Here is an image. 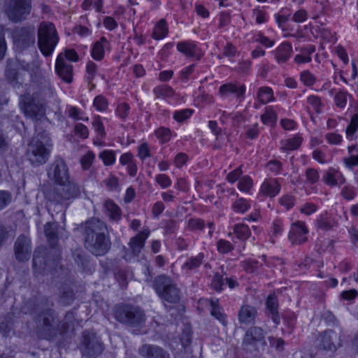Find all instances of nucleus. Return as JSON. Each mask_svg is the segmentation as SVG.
<instances>
[{"instance_id": "obj_46", "label": "nucleus", "mask_w": 358, "mask_h": 358, "mask_svg": "<svg viewBox=\"0 0 358 358\" xmlns=\"http://www.w3.org/2000/svg\"><path fill=\"white\" fill-rule=\"evenodd\" d=\"M306 180L307 185H314L319 181L320 174L317 169L308 168L305 172Z\"/></svg>"}, {"instance_id": "obj_29", "label": "nucleus", "mask_w": 358, "mask_h": 358, "mask_svg": "<svg viewBox=\"0 0 358 358\" xmlns=\"http://www.w3.org/2000/svg\"><path fill=\"white\" fill-rule=\"evenodd\" d=\"M205 303L209 304L210 306V314L215 318H216L219 322H220L223 325L226 326L227 324L226 315L222 312V308L219 305L218 299H203V300Z\"/></svg>"}, {"instance_id": "obj_8", "label": "nucleus", "mask_w": 358, "mask_h": 358, "mask_svg": "<svg viewBox=\"0 0 358 358\" xmlns=\"http://www.w3.org/2000/svg\"><path fill=\"white\" fill-rule=\"evenodd\" d=\"M50 196L51 204H62L64 202L76 199L80 194V186L73 181L59 184Z\"/></svg>"}, {"instance_id": "obj_3", "label": "nucleus", "mask_w": 358, "mask_h": 358, "mask_svg": "<svg viewBox=\"0 0 358 358\" xmlns=\"http://www.w3.org/2000/svg\"><path fill=\"white\" fill-rule=\"evenodd\" d=\"M113 315L120 323L131 327H141L146 320L144 311L140 307L131 304H117L113 309Z\"/></svg>"}, {"instance_id": "obj_11", "label": "nucleus", "mask_w": 358, "mask_h": 358, "mask_svg": "<svg viewBox=\"0 0 358 358\" xmlns=\"http://www.w3.org/2000/svg\"><path fill=\"white\" fill-rule=\"evenodd\" d=\"M80 349L83 355L88 357H94L102 352L103 347L94 334L85 331L83 334Z\"/></svg>"}, {"instance_id": "obj_16", "label": "nucleus", "mask_w": 358, "mask_h": 358, "mask_svg": "<svg viewBox=\"0 0 358 358\" xmlns=\"http://www.w3.org/2000/svg\"><path fill=\"white\" fill-rule=\"evenodd\" d=\"M31 242L29 237L20 235L14 243L15 257L19 262H27L31 257Z\"/></svg>"}, {"instance_id": "obj_17", "label": "nucleus", "mask_w": 358, "mask_h": 358, "mask_svg": "<svg viewBox=\"0 0 358 358\" xmlns=\"http://www.w3.org/2000/svg\"><path fill=\"white\" fill-rule=\"evenodd\" d=\"M308 232L305 223L302 221H296L291 224L288 239L293 245H300L307 241Z\"/></svg>"}, {"instance_id": "obj_5", "label": "nucleus", "mask_w": 358, "mask_h": 358, "mask_svg": "<svg viewBox=\"0 0 358 358\" xmlns=\"http://www.w3.org/2000/svg\"><path fill=\"white\" fill-rule=\"evenodd\" d=\"M153 287L158 296L169 303L179 301V289L176 283L169 276L160 275L155 278Z\"/></svg>"}, {"instance_id": "obj_33", "label": "nucleus", "mask_w": 358, "mask_h": 358, "mask_svg": "<svg viewBox=\"0 0 358 358\" xmlns=\"http://www.w3.org/2000/svg\"><path fill=\"white\" fill-rule=\"evenodd\" d=\"M45 124L35 123L36 136L33 138L32 141H38V143L50 147L51 145L50 138L48 131L43 129Z\"/></svg>"}, {"instance_id": "obj_47", "label": "nucleus", "mask_w": 358, "mask_h": 358, "mask_svg": "<svg viewBox=\"0 0 358 358\" xmlns=\"http://www.w3.org/2000/svg\"><path fill=\"white\" fill-rule=\"evenodd\" d=\"M95 159V154L92 150H88L80 159L83 169L88 170Z\"/></svg>"}, {"instance_id": "obj_18", "label": "nucleus", "mask_w": 358, "mask_h": 358, "mask_svg": "<svg viewBox=\"0 0 358 358\" xmlns=\"http://www.w3.org/2000/svg\"><path fill=\"white\" fill-rule=\"evenodd\" d=\"M336 334L332 330H326L319 334L315 341L317 348L324 350L333 351L336 350Z\"/></svg>"}, {"instance_id": "obj_14", "label": "nucleus", "mask_w": 358, "mask_h": 358, "mask_svg": "<svg viewBox=\"0 0 358 358\" xmlns=\"http://www.w3.org/2000/svg\"><path fill=\"white\" fill-rule=\"evenodd\" d=\"M48 176L50 179L57 184H63L68 181L69 173L64 160L57 157L50 166L48 170Z\"/></svg>"}, {"instance_id": "obj_35", "label": "nucleus", "mask_w": 358, "mask_h": 358, "mask_svg": "<svg viewBox=\"0 0 358 358\" xmlns=\"http://www.w3.org/2000/svg\"><path fill=\"white\" fill-rule=\"evenodd\" d=\"M302 141V137L298 135L291 138L281 140L280 149L283 152L295 150L301 146Z\"/></svg>"}, {"instance_id": "obj_52", "label": "nucleus", "mask_w": 358, "mask_h": 358, "mask_svg": "<svg viewBox=\"0 0 358 358\" xmlns=\"http://www.w3.org/2000/svg\"><path fill=\"white\" fill-rule=\"evenodd\" d=\"M73 257L75 262L80 268H84L87 264V259L85 253L81 250H76L73 252Z\"/></svg>"}, {"instance_id": "obj_25", "label": "nucleus", "mask_w": 358, "mask_h": 358, "mask_svg": "<svg viewBox=\"0 0 358 358\" xmlns=\"http://www.w3.org/2000/svg\"><path fill=\"white\" fill-rule=\"evenodd\" d=\"M180 52L187 57L199 60L203 55L201 49L192 41L180 42Z\"/></svg>"}, {"instance_id": "obj_39", "label": "nucleus", "mask_w": 358, "mask_h": 358, "mask_svg": "<svg viewBox=\"0 0 358 358\" xmlns=\"http://www.w3.org/2000/svg\"><path fill=\"white\" fill-rule=\"evenodd\" d=\"M153 92L157 98L169 99L173 96L175 92L166 85H159L154 88Z\"/></svg>"}, {"instance_id": "obj_42", "label": "nucleus", "mask_w": 358, "mask_h": 358, "mask_svg": "<svg viewBox=\"0 0 358 358\" xmlns=\"http://www.w3.org/2000/svg\"><path fill=\"white\" fill-rule=\"evenodd\" d=\"M59 293L60 300L64 305H69L73 301L74 293L69 286H63Z\"/></svg>"}, {"instance_id": "obj_63", "label": "nucleus", "mask_w": 358, "mask_h": 358, "mask_svg": "<svg viewBox=\"0 0 358 358\" xmlns=\"http://www.w3.org/2000/svg\"><path fill=\"white\" fill-rule=\"evenodd\" d=\"M75 134L82 138H87L89 136L88 128L82 123H77L74 128Z\"/></svg>"}, {"instance_id": "obj_34", "label": "nucleus", "mask_w": 358, "mask_h": 358, "mask_svg": "<svg viewBox=\"0 0 358 358\" xmlns=\"http://www.w3.org/2000/svg\"><path fill=\"white\" fill-rule=\"evenodd\" d=\"M266 308L271 315V318L275 324H280V317L278 312V303L275 295L270 294L266 299Z\"/></svg>"}, {"instance_id": "obj_36", "label": "nucleus", "mask_w": 358, "mask_h": 358, "mask_svg": "<svg viewBox=\"0 0 358 358\" xmlns=\"http://www.w3.org/2000/svg\"><path fill=\"white\" fill-rule=\"evenodd\" d=\"M257 99L263 104L274 100L273 91L269 87H261L257 91Z\"/></svg>"}, {"instance_id": "obj_53", "label": "nucleus", "mask_w": 358, "mask_h": 358, "mask_svg": "<svg viewBox=\"0 0 358 358\" xmlns=\"http://www.w3.org/2000/svg\"><path fill=\"white\" fill-rule=\"evenodd\" d=\"M155 135L162 143L168 142L171 137L170 129L166 127H159L155 131Z\"/></svg>"}, {"instance_id": "obj_15", "label": "nucleus", "mask_w": 358, "mask_h": 358, "mask_svg": "<svg viewBox=\"0 0 358 358\" xmlns=\"http://www.w3.org/2000/svg\"><path fill=\"white\" fill-rule=\"evenodd\" d=\"M85 247L96 256L104 255L110 248V241L107 234L92 238V242L84 239Z\"/></svg>"}, {"instance_id": "obj_24", "label": "nucleus", "mask_w": 358, "mask_h": 358, "mask_svg": "<svg viewBox=\"0 0 358 358\" xmlns=\"http://www.w3.org/2000/svg\"><path fill=\"white\" fill-rule=\"evenodd\" d=\"M257 315V310L254 306L243 304L239 309L238 319L241 324H250L255 322Z\"/></svg>"}, {"instance_id": "obj_30", "label": "nucleus", "mask_w": 358, "mask_h": 358, "mask_svg": "<svg viewBox=\"0 0 358 358\" xmlns=\"http://www.w3.org/2000/svg\"><path fill=\"white\" fill-rule=\"evenodd\" d=\"M292 46L289 42L282 43L275 50V58L278 64L285 63L291 57Z\"/></svg>"}, {"instance_id": "obj_26", "label": "nucleus", "mask_w": 358, "mask_h": 358, "mask_svg": "<svg viewBox=\"0 0 358 358\" xmlns=\"http://www.w3.org/2000/svg\"><path fill=\"white\" fill-rule=\"evenodd\" d=\"M184 329L180 336V343L185 349V353L187 354V358L192 357V350L191 343L192 340V328L189 322H184Z\"/></svg>"}, {"instance_id": "obj_41", "label": "nucleus", "mask_w": 358, "mask_h": 358, "mask_svg": "<svg viewBox=\"0 0 358 358\" xmlns=\"http://www.w3.org/2000/svg\"><path fill=\"white\" fill-rule=\"evenodd\" d=\"M92 124L95 132L97 134V138L100 141L105 138L106 133L101 117L99 115L94 116Z\"/></svg>"}, {"instance_id": "obj_32", "label": "nucleus", "mask_w": 358, "mask_h": 358, "mask_svg": "<svg viewBox=\"0 0 358 358\" xmlns=\"http://www.w3.org/2000/svg\"><path fill=\"white\" fill-rule=\"evenodd\" d=\"M338 223L334 218L328 216L327 213L321 214L315 220V226L323 231H329L337 227Z\"/></svg>"}, {"instance_id": "obj_27", "label": "nucleus", "mask_w": 358, "mask_h": 358, "mask_svg": "<svg viewBox=\"0 0 358 358\" xmlns=\"http://www.w3.org/2000/svg\"><path fill=\"white\" fill-rule=\"evenodd\" d=\"M105 214L110 221L118 222L122 218V210L113 200L107 199L103 203Z\"/></svg>"}, {"instance_id": "obj_40", "label": "nucleus", "mask_w": 358, "mask_h": 358, "mask_svg": "<svg viewBox=\"0 0 358 358\" xmlns=\"http://www.w3.org/2000/svg\"><path fill=\"white\" fill-rule=\"evenodd\" d=\"M234 233L238 238L243 241L248 239L251 235V231L248 226L243 223L234 225Z\"/></svg>"}, {"instance_id": "obj_19", "label": "nucleus", "mask_w": 358, "mask_h": 358, "mask_svg": "<svg viewBox=\"0 0 358 358\" xmlns=\"http://www.w3.org/2000/svg\"><path fill=\"white\" fill-rule=\"evenodd\" d=\"M55 72L65 83H71L73 80V66L67 61L63 60L62 56H57L55 62Z\"/></svg>"}, {"instance_id": "obj_55", "label": "nucleus", "mask_w": 358, "mask_h": 358, "mask_svg": "<svg viewBox=\"0 0 358 358\" xmlns=\"http://www.w3.org/2000/svg\"><path fill=\"white\" fill-rule=\"evenodd\" d=\"M130 111V106L128 103L123 102L117 105L115 110L116 115L122 120H125L129 116Z\"/></svg>"}, {"instance_id": "obj_13", "label": "nucleus", "mask_w": 358, "mask_h": 358, "mask_svg": "<svg viewBox=\"0 0 358 358\" xmlns=\"http://www.w3.org/2000/svg\"><path fill=\"white\" fill-rule=\"evenodd\" d=\"M38 141H31L29 144L27 157L34 166L45 164L48 159V146L40 144Z\"/></svg>"}, {"instance_id": "obj_31", "label": "nucleus", "mask_w": 358, "mask_h": 358, "mask_svg": "<svg viewBox=\"0 0 358 358\" xmlns=\"http://www.w3.org/2000/svg\"><path fill=\"white\" fill-rule=\"evenodd\" d=\"M108 48L109 42L104 36H102L94 44L91 51L92 57L95 60L100 61L104 57L105 50Z\"/></svg>"}, {"instance_id": "obj_51", "label": "nucleus", "mask_w": 358, "mask_h": 358, "mask_svg": "<svg viewBox=\"0 0 358 358\" xmlns=\"http://www.w3.org/2000/svg\"><path fill=\"white\" fill-rule=\"evenodd\" d=\"M261 266L258 261L252 259H248L241 262V267L248 273H254Z\"/></svg>"}, {"instance_id": "obj_64", "label": "nucleus", "mask_w": 358, "mask_h": 358, "mask_svg": "<svg viewBox=\"0 0 358 358\" xmlns=\"http://www.w3.org/2000/svg\"><path fill=\"white\" fill-rule=\"evenodd\" d=\"M12 195L8 191L0 190V210L6 208L11 201Z\"/></svg>"}, {"instance_id": "obj_12", "label": "nucleus", "mask_w": 358, "mask_h": 358, "mask_svg": "<svg viewBox=\"0 0 358 358\" xmlns=\"http://www.w3.org/2000/svg\"><path fill=\"white\" fill-rule=\"evenodd\" d=\"M265 331L259 327L253 326L250 327L245 332L243 341V345L250 350H259L258 347H265Z\"/></svg>"}, {"instance_id": "obj_56", "label": "nucleus", "mask_w": 358, "mask_h": 358, "mask_svg": "<svg viewBox=\"0 0 358 358\" xmlns=\"http://www.w3.org/2000/svg\"><path fill=\"white\" fill-rule=\"evenodd\" d=\"M253 185L252 180L248 176H244L238 181V188L241 192H248Z\"/></svg>"}, {"instance_id": "obj_50", "label": "nucleus", "mask_w": 358, "mask_h": 358, "mask_svg": "<svg viewBox=\"0 0 358 358\" xmlns=\"http://www.w3.org/2000/svg\"><path fill=\"white\" fill-rule=\"evenodd\" d=\"M300 80L304 85L310 87L316 83V77L309 71L305 70L300 73Z\"/></svg>"}, {"instance_id": "obj_6", "label": "nucleus", "mask_w": 358, "mask_h": 358, "mask_svg": "<svg viewBox=\"0 0 358 358\" xmlns=\"http://www.w3.org/2000/svg\"><path fill=\"white\" fill-rule=\"evenodd\" d=\"M22 101H23V110L26 116L34 120L35 123H47L45 108L43 103L38 99V94L24 95Z\"/></svg>"}, {"instance_id": "obj_61", "label": "nucleus", "mask_w": 358, "mask_h": 358, "mask_svg": "<svg viewBox=\"0 0 358 358\" xmlns=\"http://www.w3.org/2000/svg\"><path fill=\"white\" fill-rule=\"evenodd\" d=\"M97 65L92 61H89L86 65L87 78L89 82L93 80L97 73Z\"/></svg>"}, {"instance_id": "obj_1", "label": "nucleus", "mask_w": 358, "mask_h": 358, "mask_svg": "<svg viewBox=\"0 0 358 358\" xmlns=\"http://www.w3.org/2000/svg\"><path fill=\"white\" fill-rule=\"evenodd\" d=\"M44 232L50 248L37 247L33 254L32 266L35 275L42 274L48 268H56L59 264L61 252L57 248L59 226L56 222H48Z\"/></svg>"}, {"instance_id": "obj_44", "label": "nucleus", "mask_w": 358, "mask_h": 358, "mask_svg": "<svg viewBox=\"0 0 358 358\" xmlns=\"http://www.w3.org/2000/svg\"><path fill=\"white\" fill-rule=\"evenodd\" d=\"M231 208L236 213H244L250 208V203L247 199L240 198L232 203Z\"/></svg>"}, {"instance_id": "obj_58", "label": "nucleus", "mask_w": 358, "mask_h": 358, "mask_svg": "<svg viewBox=\"0 0 358 358\" xmlns=\"http://www.w3.org/2000/svg\"><path fill=\"white\" fill-rule=\"evenodd\" d=\"M68 115L76 120H83V121H88L89 118L88 117H84L83 113L76 106H71L68 109Z\"/></svg>"}, {"instance_id": "obj_57", "label": "nucleus", "mask_w": 358, "mask_h": 358, "mask_svg": "<svg viewBox=\"0 0 358 358\" xmlns=\"http://www.w3.org/2000/svg\"><path fill=\"white\" fill-rule=\"evenodd\" d=\"M217 248L220 253L225 254L232 251L234 246L229 241L220 239L217 243Z\"/></svg>"}, {"instance_id": "obj_23", "label": "nucleus", "mask_w": 358, "mask_h": 358, "mask_svg": "<svg viewBox=\"0 0 358 358\" xmlns=\"http://www.w3.org/2000/svg\"><path fill=\"white\" fill-rule=\"evenodd\" d=\"M138 353L146 358H169V355L157 345L145 344L138 349Z\"/></svg>"}, {"instance_id": "obj_22", "label": "nucleus", "mask_w": 358, "mask_h": 358, "mask_svg": "<svg viewBox=\"0 0 358 358\" xmlns=\"http://www.w3.org/2000/svg\"><path fill=\"white\" fill-rule=\"evenodd\" d=\"M219 92L222 96H228L230 94H234L237 99L242 101L244 99L245 87L244 85L238 83H227L220 86Z\"/></svg>"}, {"instance_id": "obj_20", "label": "nucleus", "mask_w": 358, "mask_h": 358, "mask_svg": "<svg viewBox=\"0 0 358 358\" xmlns=\"http://www.w3.org/2000/svg\"><path fill=\"white\" fill-rule=\"evenodd\" d=\"M322 181L328 186H341L345 182V178L341 171L330 167L322 176Z\"/></svg>"}, {"instance_id": "obj_38", "label": "nucleus", "mask_w": 358, "mask_h": 358, "mask_svg": "<svg viewBox=\"0 0 358 358\" xmlns=\"http://www.w3.org/2000/svg\"><path fill=\"white\" fill-rule=\"evenodd\" d=\"M203 253H199L196 257H192L182 266V270L191 271L198 268L203 262Z\"/></svg>"}, {"instance_id": "obj_10", "label": "nucleus", "mask_w": 358, "mask_h": 358, "mask_svg": "<svg viewBox=\"0 0 358 358\" xmlns=\"http://www.w3.org/2000/svg\"><path fill=\"white\" fill-rule=\"evenodd\" d=\"M84 239L92 242V238L107 234V227L104 222L92 218L82 224L79 227Z\"/></svg>"}, {"instance_id": "obj_45", "label": "nucleus", "mask_w": 358, "mask_h": 358, "mask_svg": "<svg viewBox=\"0 0 358 358\" xmlns=\"http://www.w3.org/2000/svg\"><path fill=\"white\" fill-rule=\"evenodd\" d=\"M262 122L267 125L273 124L277 120V115L271 106L266 108L264 113L261 116Z\"/></svg>"}, {"instance_id": "obj_54", "label": "nucleus", "mask_w": 358, "mask_h": 358, "mask_svg": "<svg viewBox=\"0 0 358 358\" xmlns=\"http://www.w3.org/2000/svg\"><path fill=\"white\" fill-rule=\"evenodd\" d=\"M57 56H62L63 60L76 62L79 60V55L74 49H66Z\"/></svg>"}, {"instance_id": "obj_48", "label": "nucleus", "mask_w": 358, "mask_h": 358, "mask_svg": "<svg viewBox=\"0 0 358 358\" xmlns=\"http://www.w3.org/2000/svg\"><path fill=\"white\" fill-rule=\"evenodd\" d=\"M358 128V114L352 115L350 122L346 128V136L350 140L353 138V136Z\"/></svg>"}, {"instance_id": "obj_37", "label": "nucleus", "mask_w": 358, "mask_h": 358, "mask_svg": "<svg viewBox=\"0 0 358 358\" xmlns=\"http://www.w3.org/2000/svg\"><path fill=\"white\" fill-rule=\"evenodd\" d=\"M167 24L166 23L165 20L162 19L155 26L152 34V36L153 38L156 40H160L164 38L167 35Z\"/></svg>"}, {"instance_id": "obj_28", "label": "nucleus", "mask_w": 358, "mask_h": 358, "mask_svg": "<svg viewBox=\"0 0 358 358\" xmlns=\"http://www.w3.org/2000/svg\"><path fill=\"white\" fill-rule=\"evenodd\" d=\"M280 191V185L276 179H267L265 180L261 185L260 193L263 195L274 197Z\"/></svg>"}, {"instance_id": "obj_62", "label": "nucleus", "mask_w": 358, "mask_h": 358, "mask_svg": "<svg viewBox=\"0 0 358 358\" xmlns=\"http://www.w3.org/2000/svg\"><path fill=\"white\" fill-rule=\"evenodd\" d=\"M356 190L354 187L350 185L345 186L342 188L341 195L346 200H352L356 196Z\"/></svg>"}, {"instance_id": "obj_60", "label": "nucleus", "mask_w": 358, "mask_h": 358, "mask_svg": "<svg viewBox=\"0 0 358 358\" xmlns=\"http://www.w3.org/2000/svg\"><path fill=\"white\" fill-rule=\"evenodd\" d=\"M107 188L110 191H116L119 187V179L114 175H110L103 180Z\"/></svg>"}, {"instance_id": "obj_7", "label": "nucleus", "mask_w": 358, "mask_h": 358, "mask_svg": "<svg viewBox=\"0 0 358 358\" xmlns=\"http://www.w3.org/2000/svg\"><path fill=\"white\" fill-rule=\"evenodd\" d=\"M32 0H6L5 14L13 22L25 20L32 8Z\"/></svg>"}, {"instance_id": "obj_49", "label": "nucleus", "mask_w": 358, "mask_h": 358, "mask_svg": "<svg viewBox=\"0 0 358 358\" xmlns=\"http://www.w3.org/2000/svg\"><path fill=\"white\" fill-rule=\"evenodd\" d=\"M93 106L98 111L103 112L108 109V102L104 96L100 94L94 99Z\"/></svg>"}, {"instance_id": "obj_59", "label": "nucleus", "mask_w": 358, "mask_h": 358, "mask_svg": "<svg viewBox=\"0 0 358 358\" xmlns=\"http://www.w3.org/2000/svg\"><path fill=\"white\" fill-rule=\"evenodd\" d=\"M307 101L317 113H320L322 112V103L319 96L311 95L308 97Z\"/></svg>"}, {"instance_id": "obj_9", "label": "nucleus", "mask_w": 358, "mask_h": 358, "mask_svg": "<svg viewBox=\"0 0 358 358\" xmlns=\"http://www.w3.org/2000/svg\"><path fill=\"white\" fill-rule=\"evenodd\" d=\"M13 43L18 51L34 46L36 33L34 27H22L15 29L12 33Z\"/></svg>"}, {"instance_id": "obj_21", "label": "nucleus", "mask_w": 358, "mask_h": 358, "mask_svg": "<svg viewBox=\"0 0 358 358\" xmlns=\"http://www.w3.org/2000/svg\"><path fill=\"white\" fill-rule=\"evenodd\" d=\"M150 230L146 229L140 231L137 235L130 239L129 243L131 253L134 257H138L145 245V242L148 238Z\"/></svg>"}, {"instance_id": "obj_2", "label": "nucleus", "mask_w": 358, "mask_h": 358, "mask_svg": "<svg viewBox=\"0 0 358 358\" xmlns=\"http://www.w3.org/2000/svg\"><path fill=\"white\" fill-rule=\"evenodd\" d=\"M34 305V311L38 313L36 318L38 333L46 339L55 335V329L52 324L54 311L51 308L53 303L48 297L35 298L30 301Z\"/></svg>"}, {"instance_id": "obj_43", "label": "nucleus", "mask_w": 358, "mask_h": 358, "mask_svg": "<svg viewBox=\"0 0 358 358\" xmlns=\"http://www.w3.org/2000/svg\"><path fill=\"white\" fill-rule=\"evenodd\" d=\"M99 157L102 160L105 166H112L115 163V152L112 150H104L99 155Z\"/></svg>"}, {"instance_id": "obj_4", "label": "nucleus", "mask_w": 358, "mask_h": 358, "mask_svg": "<svg viewBox=\"0 0 358 358\" xmlns=\"http://www.w3.org/2000/svg\"><path fill=\"white\" fill-rule=\"evenodd\" d=\"M58 41L55 25L51 22H42L38 30V46L41 53L45 57L50 56Z\"/></svg>"}]
</instances>
